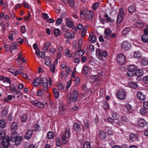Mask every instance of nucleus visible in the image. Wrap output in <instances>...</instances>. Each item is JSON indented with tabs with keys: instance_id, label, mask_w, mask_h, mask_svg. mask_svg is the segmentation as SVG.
Listing matches in <instances>:
<instances>
[{
	"instance_id": "nucleus-49",
	"label": "nucleus",
	"mask_w": 148,
	"mask_h": 148,
	"mask_svg": "<svg viewBox=\"0 0 148 148\" xmlns=\"http://www.w3.org/2000/svg\"><path fill=\"white\" fill-rule=\"evenodd\" d=\"M105 17L106 18V20L108 21L111 23L113 22H114V21L110 17H109L107 14H105Z\"/></svg>"
},
{
	"instance_id": "nucleus-6",
	"label": "nucleus",
	"mask_w": 148,
	"mask_h": 148,
	"mask_svg": "<svg viewBox=\"0 0 148 148\" xmlns=\"http://www.w3.org/2000/svg\"><path fill=\"white\" fill-rule=\"evenodd\" d=\"M124 10L123 9L120 10L119 13L117 17L116 22L118 24L121 23L124 16Z\"/></svg>"
},
{
	"instance_id": "nucleus-56",
	"label": "nucleus",
	"mask_w": 148,
	"mask_h": 148,
	"mask_svg": "<svg viewBox=\"0 0 148 148\" xmlns=\"http://www.w3.org/2000/svg\"><path fill=\"white\" fill-rule=\"evenodd\" d=\"M54 35L57 36H58L60 34V31L58 29H56L54 30Z\"/></svg>"
},
{
	"instance_id": "nucleus-48",
	"label": "nucleus",
	"mask_w": 148,
	"mask_h": 148,
	"mask_svg": "<svg viewBox=\"0 0 148 148\" xmlns=\"http://www.w3.org/2000/svg\"><path fill=\"white\" fill-rule=\"evenodd\" d=\"M65 53L66 55L69 57L72 58V55L71 53L70 52V51L69 49H66L65 50Z\"/></svg>"
},
{
	"instance_id": "nucleus-22",
	"label": "nucleus",
	"mask_w": 148,
	"mask_h": 148,
	"mask_svg": "<svg viewBox=\"0 0 148 148\" xmlns=\"http://www.w3.org/2000/svg\"><path fill=\"white\" fill-rule=\"evenodd\" d=\"M146 124V122L145 121L142 119L139 120L138 122V125L140 127H144Z\"/></svg>"
},
{
	"instance_id": "nucleus-46",
	"label": "nucleus",
	"mask_w": 148,
	"mask_h": 148,
	"mask_svg": "<svg viewBox=\"0 0 148 148\" xmlns=\"http://www.w3.org/2000/svg\"><path fill=\"white\" fill-rule=\"evenodd\" d=\"M36 106L37 107L40 108H43L44 107L43 104L41 102L38 101H37Z\"/></svg>"
},
{
	"instance_id": "nucleus-63",
	"label": "nucleus",
	"mask_w": 148,
	"mask_h": 148,
	"mask_svg": "<svg viewBox=\"0 0 148 148\" xmlns=\"http://www.w3.org/2000/svg\"><path fill=\"white\" fill-rule=\"evenodd\" d=\"M80 78L78 77H77L75 80V84L77 86H78L80 82Z\"/></svg>"
},
{
	"instance_id": "nucleus-14",
	"label": "nucleus",
	"mask_w": 148,
	"mask_h": 148,
	"mask_svg": "<svg viewBox=\"0 0 148 148\" xmlns=\"http://www.w3.org/2000/svg\"><path fill=\"white\" fill-rule=\"evenodd\" d=\"M41 78L40 77H38L33 82L32 84L35 86H37L40 85L41 84Z\"/></svg>"
},
{
	"instance_id": "nucleus-34",
	"label": "nucleus",
	"mask_w": 148,
	"mask_h": 148,
	"mask_svg": "<svg viewBox=\"0 0 148 148\" xmlns=\"http://www.w3.org/2000/svg\"><path fill=\"white\" fill-rule=\"evenodd\" d=\"M90 81L92 82H94L98 81V77L97 75L91 76L90 77Z\"/></svg>"
},
{
	"instance_id": "nucleus-36",
	"label": "nucleus",
	"mask_w": 148,
	"mask_h": 148,
	"mask_svg": "<svg viewBox=\"0 0 148 148\" xmlns=\"http://www.w3.org/2000/svg\"><path fill=\"white\" fill-rule=\"evenodd\" d=\"M89 69L87 66H85L82 69V72L84 74H87L88 72Z\"/></svg>"
},
{
	"instance_id": "nucleus-32",
	"label": "nucleus",
	"mask_w": 148,
	"mask_h": 148,
	"mask_svg": "<svg viewBox=\"0 0 148 148\" xmlns=\"http://www.w3.org/2000/svg\"><path fill=\"white\" fill-rule=\"evenodd\" d=\"M9 71L15 76H16V75L18 74V73H19V72L17 70L13 69H9Z\"/></svg>"
},
{
	"instance_id": "nucleus-33",
	"label": "nucleus",
	"mask_w": 148,
	"mask_h": 148,
	"mask_svg": "<svg viewBox=\"0 0 148 148\" xmlns=\"http://www.w3.org/2000/svg\"><path fill=\"white\" fill-rule=\"evenodd\" d=\"M45 61L46 64L47 66H49L51 63V59L49 57L47 56L45 58Z\"/></svg>"
},
{
	"instance_id": "nucleus-45",
	"label": "nucleus",
	"mask_w": 148,
	"mask_h": 148,
	"mask_svg": "<svg viewBox=\"0 0 148 148\" xmlns=\"http://www.w3.org/2000/svg\"><path fill=\"white\" fill-rule=\"evenodd\" d=\"M136 26L138 28H142L144 27V25L142 23H136Z\"/></svg>"
},
{
	"instance_id": "nucleus-19",
	"label": "nucleus",
	"mask_w": 148,
	"mask_h": 148,
	"mask_svg": "<svg viewBox=\"0 0 148 148\" xmlns=\"http://www.w3.org/2000/svg\"><path fill=\"white\" fill-rule=\"evenodd\" d=\"M136 8L134 5H131L128 8V11L130 14H133L136 12Z\"/></svg>"
},
{
	"instance_id": "nucleus-41",
	"label": "nucleus",
	"mask_w": 148,
	"mask_h": 148,
	"mask_svg": "<svg viewBox=\"0 0 148 148\" xmlns=\"http://www.w3.org/2000/svg\"><path fill=\"white\" fill-rule=\"evenodd\" d=\"M12 96L11 95H8L7 97L4 98L3 100L6 102H8L10 100H12Z\"/></svg>"
},
{
	"instance_id": "nucleus-1",
	"label": "nucleus",
	"mask_w": 148,
	"mask_h": 148,
	"mask_svg": "<svg viewBox=\"0 0 148 148\" xmlns=\"http://www.w3.org/2000/svg\"><path fill=\"white\" fill-rule=\"evenodd\" d=\"M23 137L21 136H17V133L15 132H12L11 134V141L15 143V145L16 146L19 145Z\"/></svg>"
},
{
	"instance_id": "nucleus-8",
	"label": "nucleus",
	"mask_w": 148,
	"mask_h": 148,
	"mask_svg": "<svg viewBox=\"0 0 148 148\" xmlns=\"http://www.w3.org/2000/svg\"><path fill=\"white\" fill-rule=\"evenodd\" d=\"M70 130L69 128H67L65 131L64 134L62 135V138L63 139V141H65L66 142H64L65 144L67 142L66 139L68 138L70 135Z\"/></svg>"
},
{
	"instance_id": "nucleus-11",
	"label": "nucleus",
	"mask_w": 148,
	"mask_h": 148,
	"mask_svg": "<svg viewBox=\"0 0 148 148\" xmlns=\"http://www.w3.org/2000/svg\"><path fill=\"white\" fill-rule=\"evenodd\" d=\"M86 14V18L87 17L89 20H92L94 15V12L93 11H87L85 12Z\"/></svg>"
},
{
	"instance_id": "nucleus-62",
	"label": "nucleus",
	"mask_w": 148,
	"mask_h": 148,
	"mask_svg": "<svg viewBox=\"0 0 148 148\" xmlns=\"http://www.w3.org/2000/svg\"><path fill=\"white\" fill-rule=\"evenodd\" d=\"M143 106L145 109L148 110V102L145 101L143 102Z\"/></svg>"
},
{
	"instance_id": "nucleus-40",
	"label": "nucleus",
	"mask_w": 148,
	"mask_h": 148,
	"mask_svg": "<svg viewBox=\"0 0 148 148\" xmlns=\"http://www.w3.org/2000/svg\"><path fill=\"white\" fill-rule=\"evenodd\" d=\"M102 106L104 110H108L109 107V106L107 101H104L103 103Z\"/></svg>"
},
{
	"instance_id": "nucleus-43",
	"label": "nucleus",
	"mask_w": 148,
	"mask_h": 148,
	"mask_svg": "<svg viewBox=\"0 0 148 148\" xmlns=\"http://www.w3.org/2000/svg\"><path fill=\"white\" fill-rule=\"evenodd\" d=\"M129 71L133 72L136 69V67L134 65H131L128 66Z\"/></svg>"
},
{
	"instance_id": "nucleus-16",
	"label": "nucleus",
	"mask_w": 148,
	"mask_h": 148,
	"mask_svg": "<svg viewBox=\"0 0 148 148\" xmlns=\"http://www.w3.org/2000/svg\"><path fill=\"white\" fill-rule=\"evenodd\" d=\"M33 134V131L32 130H29L26 133V135L25 136V139L29 140Z\"/></svg>"
},
{
	"instance_id": "nucleus-53",
	"label": "nucleus",
	"mask_w": 148,
	"mask_h": 148,
	"mask_svg": "<svg viewBox=\"0 0 148 148\" xmlns=\"http://www.w3.org/2000/svg\"><path fill=\"white\" fill-rule=\"evenodd\" d=\"M87 27H88L87 26H85L83 30L82 33V37H84L85 35L86 32L87 30Z\"/></svg>"
},
{
	"instance_id": "nucleus-35",
	"label": "nucleus",
	"mask_w": 148,
	"mask_h": 148,
	"mask_svg": "<svg viewBox=\"0 0 148 148\" xmlns=\"http://www.w3.org/2000/svg\"><path fill=\"white\" fill-rule=\"evenodd\" d=\"M18 127V125L17 123L15 122H14L11 125V130L12 131H14L16 130Z\"/></svg>"
},
{
	"instance_id": "nucleus-42",
	"label": "nucleus",
	"mask_w": 148,
	"mask_h": 148,
	"mask_svg": "<svg viewBox=\"0 0 148 148\" xmlns=\"http://www.w3.org/2000/svg\"><path fill=\"white\" fill-rule=\"evenodd\" d=\"M27 116L25 114H23L21 116V120L22 122L24 123L26 121L27 119Z\"/></svg>"
},
{
	"instance_id": "nucleus-30",
	"label": "nucleus",
	"mask_w": 148,
	"mask_h": 148,
	"mask_svg": "<svg viewBox=\"0 0 148 148\" xmlns=\"http://www.w3.org/2000/svg\"><path fill=\"white\" fill-rule=\"evenodd\" d=\"M141 65L143 66H146L148 65V59L146 58H143L141 61Z\"/></svg>"
},
{
	"instance_id": "nucleus-47",
	"label": "nucleus",
	"mask_w": 148,
	"mask_h": 148,
	"mask_svg": "<svg viewBox=\"0 0 148 148\" xmlns=\"http://www.w3.org/2000/svg\"><path fill=\"white\" fill-rule=\"evenodd\" d=\"M90 144L88 142L85 143L83 145V148H90Z\"/></svg>"
},
{
	"instance_id": "nucleus-4",
	"label": "nucleus",
	"mask_w": 148,
	"mask_h": 148,
	"mask_svg": "<svg viewBox=\"0 0 148 148\" xmlns=\"http://www.w3.org/2000/svg\"><path fill=\"white\" fill-rule=\"evenodd\" d=\"M126 61V58L125 56L123 54L118 55L117 58V62L120 65L124 64Z\"/></svg>"
},
{
	"instance_id": "nucleus-54",
	"label": "nucleus",
	"mask_w": 148,
	"mask_h": 148,
	"mask_svg": "<svg viewBox=\"0 0 148 148\" xmlns=\"http://www.w3.org/2000/svg\"><path fill=\"white\" fill-rule=\"evenodd\" d=\"M55 67L56 66L54 64H51V65L50 70L52 73H54L55 72Z\"/></svg>"
},
{
	"instance_id": "nucleus-12",
	"label": "nucleus",
	"mask_w": 148,
	"mask_h": 148,
	"mask_svg": "<svg viewBox=\"0 0 148 148\" xmlns=\"http://www.w3.org/2000/svg\"><path fill=\"white\" fill-rule=\"evenodd\" d=\"M121 47L124 50H127L130 49L131 45L127 41H125L122 43Z\"/></svg>"
},
{
	"instance_id": "nucleus-23",
	"label": "nucleus",
	"mask_w": 148,
	"mask_h": 148,
	"mask_svg": "<svg viewBox=\"0 0 148 148\" xmlns=\"http://www.w3.org/2000/svg\"><path fill=\"white\" fill-rule=\"evenodd\" d=\"M75 36V35L74 34H72L70 33L69 32H67L64 34V37L66 39H72Z\"/></svg>"
},
{
	"instance_id": "nucleus-38",
	"label": "nucleus",
	"mask_w": 148,
	"mask_h": 148,
	"mask_svg": "<svg viewBox=\"0 0 148 148\" xmlns=\"http://www.w3.org/2000/svg\"><path fill=\"white\" fill-rule=\"evenodd\" d=\"M53 92L55 97L56 98H58L59 96V92L56 88H54L53 89Z\"/></svg>"
},
{
	"instance_id": "nucleus-27",
	"label": "nucleus",
	"mask_w": 148,
	"mask_h": 148,
	"mask_svg": "<svg viewBox=\"0 0 148 148\" xmlns=\"http://www.w3.org/2000/svg\"><path fill=\"white\" fill-rule=\"evenodd\" d=\"M6 124L5 120L2 119L0 121V130H2L5 127Z\"/></svg>"
},
{
	"instance_id": "nucleus-52",
	"label": "nucleus",
	"mask_w": 148,
	"mask_h": 148,
	"mask_svg": "<svg viewBox=\"0 0 148 148\" xmlns=\"http://www.w3.org/2000/svg\"><path fill=\"white\" fill-rule=\"evenodd\" d=\"M106 130H107V133L109 135H112L113 134V132L111 128L107 127L106 128Z\"/></svg>"
},
{
	"instance_id": "nucleus-9",
	"label": "nucleus",
	"mask_w": 148,
	"mask_h": 148,
	"mask_svg": "<svg viewBox=\"0 0 148 148\" xmlns=\"http://www.w3.org/2000/svg\"><path fill=\"white\" fill-rule=\"evenodd\" d=\"M144 34L142 36V40L144 42L148 43V31L145 28L144 29Z\"/></svg>"
},
{
	"instance_id": "nucleus-7",
	"label": "nucleus",
	"mask_w": 148,
	"mask_h": 148,
	"mask_svg": "<svg viewBox=\"0 0 148 148\" xmlns=\"http://www.w3.org/2000/svg\"><path fill=\"white\" fill-rule=\"evenodd\" d=\"M131 106L128 103L124 105L123 106V109L124 114L130 113L132 112Z\"/></svg>"
},
{
	"instance_id": "nucleus-10",
	"label": "nucleus",
	"mask_w": 148,
	"mask_h": 148,
	"mask_svg": "<svg viewBox=\"0 0 148 148\" xmlns=\"http://www.w3.org/2000/svg\"><path fill=\"white\" fill-rule=\"evenodd\" d=\"M10 142V138L8 136H6L3 139L2 145L4 148H7L9 145Z\"/></svg>"
},
{
	"instance_id": "nucleus-13",
	"label": "nucleus",
	"mask_w": 148,
	"mask_h": 148,
	"mask_svg": "<svg viewBox=\"0 0 148 148\" xmlns=\"http://www.w3.org/2000/svg\"><path fill=\"white\" fill-rule=\"evenodd\" d=\"M137 97L141 101H144L146 99V96L141 92H139L137 93Z\"/></svg>"
},
{
	"instance_id": "nucleus-50",
	"label": "nucleus",
	"mask_w": 148,
	"mask_h": 148,
	"mask_svg": "<svg viewBox=\"0 0 148 148\" xmlns=\"http://www.w3.org/2000/svg\"><path fill=\"white\" fill-rule=\"evenodd\" d=\"M5 133L4 131H1L0 132V139L2 140L5 138Z\"/></svg>"
},
{
	"instance_id": "nucleus-29",
	"label": "nucleus",
	"mask_w": 148,
	"mask_h": 148,
	"mask_svg": "<svg viewBox=\"0 0 148 148\" xmlns=\"http://www.w3.org/2000/svg\"><path fill=\"white\" fill-rule=\"evenodd\" d=\"M51 42H45V43L44 46L43 47V49L46 51H47L48 50L49 47L51 45Z\"/></svg>"
},
{
	"instance_id": "nucleus-5",
	"label": "nucleus",
	"mask_w": 148,
	"mask_h": 148,
	"mask_svg": "<svg viewBox=\"0 0 148 148\" xmlns=\"http://www.w3.org/2000/svg\"><path fill=\"white\" fill-rule=\"evenodd\" d=\"M41 82L42 83L44 90L47 92L48 90V83L47 78L46 77L41 78Z\"/></svg>"
},
{
	"instance_id": "nucleus-44",
	"label": "nucleus",
	"mask_w": 148,
	"mask_h": 148,
	"mask_svg": "<svg viewBox=\"0 0 148 148\" xmlns=\"http://www.w3.org/2000/svg\"><path fill=\"white\" fill-rule=\"evenodd\" d=\"M59 110L62 115H64L65 113V110L62 105H60L59 107Z\"/></svg>"
},
{
	"instance_id": "nucleus-58",
	"label": "nucleus",
	"mask_w": 148,
	"mask_h": 148,
	"mask_svg": "<svg viewBox=\"0 0 148 148\" xmlns=\"http://www.w3.org/2000/svg\"><path fill=\"white\" fill-rule=\"evenodd\" d=\"M99 3H95L93 4L92 7L94 10H95L99 7Z\"/></svg>"
},
{
	"instance_id": "nucleus-24",
	"label": "nucleus",
	"mask_w": 148,
	"mask_h": 148,
	"mask_svg": "<svg viewBox=\"0 0 148 148\" xmlns=\"http://www.w3.org/2000/svg\"><path fill=\"white\" fill-rule=\"evenodd\" d=\"M92 33L90 34L89 38H90V41L92 43H94L96 41V37L95 35L92 36Z\"/></svg>"
},
{
	"instance_id": "nucleus-39",
	"label": "nucleus",
	"mask_w": 148,
	"mask_h": 148,
	"mask_svg": "<svg viewBox=\"0 0 148 148\" xmlns=\"http://www.w3.org/2000/svg\"><path fill=\"white\" fill-rule=\"evenodd\" d=\"M54 135L53 132L49 131L47 132V137L49 139H51L53 138Z\"/></svg>"
},
{
	"instance_id": "nucleus-20",
	"label": "nucleus",
	"mask_w": 148,
	"mask_h": 148,
	"mask_svg": "<svg viewBox=\"0 0 148 148\" xmlns=\"http://www.w3.org/2000/svg\"><path fill=\"white\" fill-rule=\"evenodd\" d=\"M99 136L100 138L103 140L105 139L106 137L105 132L102 130L99 131Z\"/></svg>"
},
{
	"instance_id": "nucleus-64",
	"label": "nucleus",
	"mask_w": 148,
	"mask_h": 148,
	"mask_svg": "<svg viewBox=\"0 0 148 148\" xmlns=\"http://www.w3.org/2000/svg\"><path fill=\"white\" fill-rule=\"evenodd\" d=\"M69 4L71 7H73L75 6V3L73 0H69Z\"/></svg>"
},
{
	"instance_id": "nucleus-25",
	"label": "nucleus",
	"mask_w": 148,
	"mask_h": 148,
	"mask_svg": "<svg viewBox=\"0 0 148 148\" xmlns=\"http://www.w3.org/2000/svg\"><path fill=\"white\" fill-rule=\"evenodd\" d=\"M73 128L74 130L76 132H79L81 130L80 125L78 123H75L74 124Z\"/></svg>"
},
{
	"instance_id": "nucleus-37",
	"label": "nucleus",
	"mask_w": 148,
	"mask_h": 148,
	"mask_svg": "<svg viewBox=\"0 0 148 148\" xmlns=\"http://www.w3.org/2000/svg\"><path fill=\"white\" fill-rule=\"evenodd\" d=\"M130 29L129 28H127L125 29L122 32V35L124 36L127 35L130 31Z\"/></svg>"
},
{
	"instance_id": "nucleus-55",
	"label": "nucleus",
	"mask_w": 148,
	"mask_h": 148,
	"mask_svg": "<svg viewBox=\"0 0 148 148\" xmlns=\"http://www.w3.org/2000/svg\"><path fill=\"white\" fill-rule=\"evenodd\" d=\"M134 55V57L136 58H139L141 56L140 54L138 52H135Z\"/></svg>"
},
{
	"instance_id": "nucleus-59",
	"label": "nucleus",
	"mask_w": 148,
	"mask_h": 148,
	"mask_svg": "<svg viewBox=\"0 0 148 148\" xmlns=\"http://www.w3.org/2000/svg\"><path fill=\"white\" fill-rule=\"evenodd\" d=\"M62 22V20L61 18H58L56 21V24L57 25H60Z\"/></svg>"
},
{
	"instance_id": "nucleus-60",
	"label": "nucleus",
	"mask_w": 148,
	"mask_h": 148,
	"mask_svg": "<svg viewBox=\"0 0 148 148\" xmlns=\"http://www.w3.org/2000/svg\"><path fill=\"white\" fill-rule=\"evenodd\" d=\"M44 94V92L41 90H38L37 91V95L41 97Z\"/></svg>"
},
{
	"instance_id": "nucleus-51",
	"label": "nucleus",
	"mask_w": 148,
	"mask_h": 148,
	"mask_svg": "<svg viewBox=\"0 0 148 148\" xmlns=\"http://www.w3.org/2000/svg\"><path fill=\"white\" fill-rule=\"evenodd\" d=\"M84 51L81 49L77 52V54L79 57H82L84 53Z\"/></svg>"
},
{
	"instance_id": "nucleus-61",
	"label": "nucleus",
	"mask_w": 148,
	"mask_h": 148,
	"mask_svg": "<svg viewBox=\"0 0 148 148\" xmlns=\"http://www.w3.org/2000/svg\"><path fill=\"white\" fill-rule=\"evenodd\" d=\"M57 86L59 90H63L64 88L63 85L60 83H58L57 84Z\"/></svg>"
},
{
	"instance_id": "nucleus-57",
	"label": "nucleus",
	"mask_w": 148,
	"mask_h": 148,
	"mask_svg": "<svg viewBox=\"0 0 148 148\" xmlns=\"http://www.w3.org/2000/svg\"><path fill=\"white\" fill-rule=\"evenodd\" d=\"M65 69H66V74L65 75L66 77H65V79L66 78V77H67V76L68 75V74L69 73V72L70 71L71 69H70V68L69 67H68V66H67Z\"/></svg>"
},
{
	"instance_id": "nucleus-2",
	"label": "nucleus",
	"mask_w": 148,
	"mask_h": 148,
	"mask_svg": "<svg viewBox=\"0 0 148 148\" xmlns=\"http://www.w3.org/2000/svg\"><path fill=\"white\" fill-rule=\"evenodd\" d=\"M78 97V92L76 90L73 92V95L71 93H69L67 97L68 102L70 103L72 101L75 102L77 99Z\"/></svg>"
},
{
	"instance_id": "nucleus-3",
	"label": "nucleus",
	"mask_w": 148,
	"mask_h": 148,
	"mask_svg": "<svg viewBox=\"0 0 148 148\" xmlns=\"http://www.w3.org/2000/svg\"><path fill=\"white\" fill-rule=\"evenodd\" d=\"M126 95V92L125 90L122 88L119 89L118 91L117 96L118 99L121 100H123L125 98Z\"/></svg>"
},
{
	"instance_id": "nucleus-15",
	"label": "nucleus",
	"mask_w": 148,
	"mask_h": 148,
	"mask_svg": "<svg viewBox=\"0 0 148 148\" xmlns=\"http://www.w3.org/2000/svg\"><path fill=\"white\" fill-rule=\"evenodd\" d=\"M112 31L110 29H107L105 30L104 32L105 37L108 39L110 40L111 38V34Z\"/></svg>"
},
{
	"instance_id": "nucleus-26",
	"label": "nucleus",
	"mask_w": 148,
	"mask_h": 148,
	"mask_svg": "<svg viewBox=\"0 0 148 148\" xmlns=\"http://www.w3.org/2000/svg\"><path fill=\"white\" fill-rule=\"evenodd\" d=\"M143 74V72L142 69H140L136 70L135 72V74L138 77L142 76Z\"/></svg>"
},
{
	"instance_id": "nucleus-18",
	"label": "nucleus",
	"mask_w": 148,
	"mask_h": 148,
	"mask_svg": "<svg viewBox=\"0 0 148 148\" xmlns=\"http://www.w3.org/2000/svg\"><path fill=\"white\" fill-rule=\"evenodd\" d=\"M130 140L133 142L136 141L138 139V135L136 134H131L129 136Z\"/></svg>"
},
{
	"instance_id": "nucleus-21",
	"label": "nucleus",
	"mask_w": 148,
	"mask_h": 148,
	"mask_svg": "<svg viewBox=\"0 0 148 148\" xmlns=\"http://www.w3.org/2000/svg\"><path fill=\"white\" fill-rule=\"evenodd\" d=\"M96 54L97 58L99 60H102L103 59V58L101 54V50L97 48L96 49Z\"/></svg>"
},
{
	"instance_id": "nucleus-31",
	"label": "nucleus",
	"mask_w": 148,
	"mask_h": 148,
	"mask_svg": "<svg viewBox=\"0 0 148 148\" xmlns=\"http://www.w3.org/2000/svg\"><path fill=\"white\" fill-rule=\"evenodd\" d=\"M18 44L15 43H12L10 46V50L11 51L12 50L17 49Z\"/></svg>"
},
{
	"instance_id": "nucleus-28",
	"label": "nucleus",
	"mask_w": 148,
	"mask_h": 148,
	"mask_svg": "<svg viewBox=\"0 0 148 148\" xmlns=\"http://www.w3.org/2000/svg\"><path fill=\"white\" fill-rule=\"evenodd\" d=\"M128 85L129 87L133 88H136L138 87L136 83L132 82H130L128 84Z\"/></svg>"
},
{
	"instance_id": "nucleus-17",
	"label": "nucleus",
	"mask_w": 148,
	"mask_h": 148,
	"mask_svg": "<svg viewBox=\"0 0 148 148\" xmlns=\"http://www.w3.org/2000/svg\"><path fill=\"white\" fill-rule=\"evenodd\" d=\"M65 21L67 26L69 28L72 27L74 26L73 22L68 18H65Z\"/></svg>"
}]
</instances>
